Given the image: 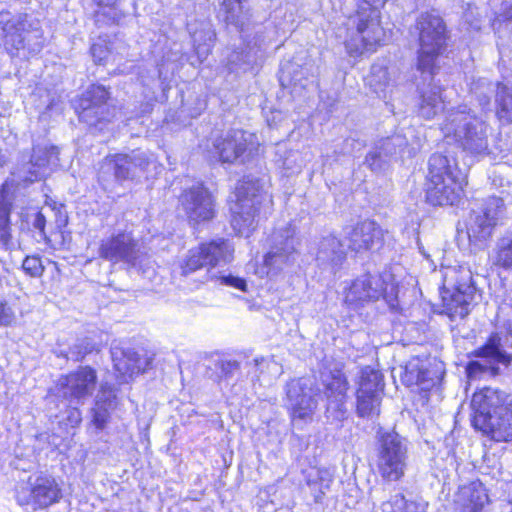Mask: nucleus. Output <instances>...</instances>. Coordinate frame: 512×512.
I'll return each mask as SVG.
<instances>
[{
  "label": "nucleus",
  "instance_id": "6e6552de",
  "mask_svg": "<svg viewBox=\"0 0 512 512\" xmlns=\"http://www.w3.org/2000/svg\"><path fill=\"white\" fill-rule=\"evenodd\" d=\"M506 217V205L500 197L491 196L483 199L471 210L467 221V234L471 242L488 239L494 228L503 223Z\"/></svg>",
  "mask_w": 512,
  "mask_h": 512
},
{
  "label": "nucleus",
  "instance_id": "7ed1b4c3",
  "mask_svg": "<svg viewBox=\"0 0 512 512\" xmlns=\"http://www.w3.org/2000/svg\"><path fill=\"white\" fill-rule=\"evenodd\" d=\"M413 33L419 41L417 68L431 81L438 69L440 56L446 49L447 29L443 19L435 12L421 13L416 19Z\"/></svg>",
  "mask_w": 512,
  "mask_h": 512
},
{
  "label": "nucleus",
  "instance_id": "1a4fd4ad",
  "mask_svg": "<svg viewBox=\"0 0 512 512\" xmlns=\"http://www.w3.org/2000/svg\"><path fill=\"white\" fill-rule=\"evenodd\" d=\"M295 229L290 223L276 228L268 238L269 250L264 256L268 273L277 274L291 267L297 255Z\"/></svg>",
  "mask_w": 512,
  "mask_h": 512
},
{
  "label": "nucleus",
  "instance_id": "72a5a7b5",
  "mask_svg": "<svg viewBox=\"0 0 512 512\" xmlns=\"http://www.w3.org/2000/svg\"><path fill=\"white\" fill-rule=\"evenodd\" d=\"M332 483L333 475L327 469H317L309 473L307 477V485L316 503L322 501L326 492L330 490Z\"/></svg>",
  "mask_w": 512,
  "mask_h": 512
},
{
  "label": "nucleus",
  "instance_id": "423d86ee",
  "mask_svg": "<svg viewBox=\"0 0 512 512\" xmlns=\"http://www.w3.org/2000/svg\"><path fill=\"white\" fill-rule=\"evenodd\" d=\"M263 185L257 178L246 176L236 186L231 226L236 234L248 237L256 225V216L264 200Z\"/></svg>",
  "mask_w": 512,
  "mask_h": 512
},
{
  "label": "nucleus",
  "instance_id": "f3484780",
  "mask_svg": "<svg viewBox=\"0 0 512 512\" xmlns=\"http://www.w3.org/2000/svg\"><path fill=\"white\" fill-rule=\"evenodd\" d=\"M322 383L327 400L326 418L335 422L343 421L348 414L346 408L348 382L345 375L339 370L324 373Z\"/></svg>",
  "mask_w": 512,
  "mask_h": 512
},
{
  "label": "nucleus",
  "instance_id": "9b49d317",
  "mask_svg": "<svg viewBox=\"0 0 512 512\" xmlns=\"http://www.w3.org/2000/svg\"><path fill=\"white\" fill-rule=\"evenodd\" d=\"M98 255L113 264L124 262L131 267L141 266L145 258L138 241L130 232H118L101 239Z\"/></svg>",
  "mask_w": 512,
  "mask_h": 512
},
{
  "label": "nucleus",
  "instance_id": "b1692460",
  "mask_svg": "<svg viewBox=\"0 0 512 512\" xmlns=\"http://www.w3.org/2000/svg\"><path fill=\"white\" fill-rule=\"evenodd\" d=\"M117 406V396L109 383H102L91 408L92 423L97 429H104L109 422L111 412Z\"/></svg>",
  "mask_w": 512,
  "mask_h": 512
},
{
  "label": "nucleus",
  "instance_id": "49530a36",
  "mask_svg": "<svg viewBox=\"0 0 512 512\" xmlns=\"http://www.w3.org/2000/svg\"><path fill=\"white\" fill-rule=\"evenodd\" d=\"M478 98L480 106L485 108L490 104V95L494 92L493 85L482 80L471 89Z\"/></svg>",
  "mask_w": 512,
  "mask_h": 512
},
{
  "label": "nucleus",
  "instance_id": "ddd939ff",
  "mask_svg": "<svg viewBox=\"0 0 512 512\" xmlns=\"http://www.w3.org/2000/svg\"><path fill=\"white\" fill-rule=\"evenodd\" d=\"M472 355L477 358L485 359L486 363L476 360L468 362L466 373L470 379H475L485 372L498 375L499 367L496 365L502 364L508 367L512 361V355L504 350L502 338L498 333H492L485 344L474 350Z\"/></svg>",
  "mask_w": 512,
  "mask_h": 512
},
{
  "label": "nucleus",
  "instance_id": "5701e85b",
  "mask_svg": "<svg viewBox=\"0 0 512 512\" xmlns=\"http://www.w3.org/2000/svg\"><path fill=\"white\" fill-rule=\"evenodd\" d=\"M461 192V185L456 178L448 177L426 183V199L434 206L454 205L460 199Z\"/></svg>",
  "mask_w": 512,
  "mask_h": 512
},
{
  "label": "nucleus",
  "instance_id": "393cba45",
  "mask_svg": "<svg viewBox=\"0 0 512 512\" xmlns=\"http://www.w3.org/2000/svg\"><path fill=\"white\" fill-rule=\"evenodd\" d=\"M346 259V251L342 242L333 234L321 238L316 253L318 265L330 268L335 272Z\"/></svg>",
  "mask_w": 512,
  "mask_h": 512
},
{
  "label": "nucleus",
  "instance_id": "2eb2a0df",
  "mask_svg": "<svg viewBox=\"0 0 512 512\" xmlns=\"http://www.w3.org/2000/svg\"><path fill=\"white\" fill-rule=\"evenodd\" d=\"M62 498V491L54 478L38 476L22 485L16 491V500L21 506H31L33 510L47 508Z\"/></svg>",
  "mask_w": 512,
  "mask_h": 512
},
{
  "label": "nucleus",
  "instance_id": "864d4df0",
  "mask_svg": "<svg viewBox=\"0 0 512 512\" xmlns=\"http://www.w3.org/2000/svg\"><path fill=\"white\" fill-rule=\"evenodd\" d=\"M216 366L226 378L232 377L240 369V365L236 360H220Z\"/></svg>",
  "mask_w": 512,
  "mask_h": 512
},
{
  "label": "nucleus",
  "instance_id": "9d476101",
  "mask_svg": "<svg viewBox=\"0 0 512 512\" xmlns=\"http://www.w3.org/2000/svg\"><path fill=\"white\" fill-rule=\"evenodd\" d=\"M286 402L294 422L312 420L317 408L319 389L311 377L291 379L285 385Z\"/></svg>",
  "mask_w": 512,
  "mask_h": 512
},
{
  "label": "nucleus",
  "instance_id": "39448f33",
  "mask_svg": "<svg viewBox=\"0 0 512 512\" xmlns=\"http://www.w3.org/2000/svg\"><path fill=\"white\" fill-rule=\"evenodd\" d=\"M376 443L379 474L387 481L400 480L408 465V440L394 430L380 428Z\"/></svg>",
  "mask_w": 512,
  "mask_h": 512
},
{
  "label": "nucleus",
  "instance_id": "2f4dec72",
  "mask_svg": "<svg viewBox=\"0 0 512 512\" xmlns=\"http://www.w3.org/2000/svg\"><path fill=\"white\" fill-rule=\"evenodd\" d=\"M31 158L46 177L59 166V148L54 145H36L33 147Z\"/></svg>",
  "mask_w": 512,
  "mask_h": 512
},
{
  "label": "nucleus",
  "instance_id": "dca6fc26",
  "mask_svg": "<svg viewBox=\"0 0 512 512\" xmlns=\"http://www.w3.org/2000/svg\"><path fill=\"white\" fill-rule=\"evenodd\" d=\"M96 384V370L90 366H80L76 371L60 378L58 392L70 404L80 405L92 395Z\"/></svg>",
  "mask_w": 512,
  "mask_h": 512
},
{
  "label": "nucleus",
  "instance_id": "79ce46f5",
  "mask_svg": "<svg viewBox=\"0 0 512 512\" xmlns=\"http://www.w3.org/2000/svg\"><path fill=\"white\" fill-rule=\"evenodd\" d=\"M383 512H424L423 507L414 502L406 501L405 497L401 493H397L388 501L382 504Z\"/></svg>",
  "mask_w": 512,
  "mask_h": 512
},
{
  "label": "nucleus",
  "instance_id": "4468645a",
  "mask_svg": "<svg viewBox=\"0 0 512 512\" xmlns=\"http://www.w3.org/2000/svg\"><path fill=\"white\" fill-rule=\"evenodd\" d=\"M382 391V374L369 366L364 367L356 394V413L359 417L372 419L380 414Z\"/></svg>",
  "mask_w": 512,
  "mask_h": 512
},
{
  "label": "nucleus",
  "instance_id": "cd10ccee",
  "mask_svg": "<svg viewBox=\"0 0 512 512\" xmlns=\"http://www.w3.org/2000/svg\"><path fill=\"white\" fill-rule=\"evenodd\" d=\"M457 501L461 505L460 512H481L488 495L481 482H471L460 488Z\"/></svg>",
  "mask_w": 512,
  "mask_h": 512
},
{
  "label": "nucleus",
  "instance_id": "052dcab7",
  "mask_svg": "<svg viewBox=\"0 0 512 512\" xmlns=\"http://www.w3.org/2000/svg\"><path fill=\"white\" fill-rule=\"evenodd\" d=\"M261 361H263V359H261ZM254 362H255L256 365H259L260 360L258 358H256V359H254Z\"/></svg>",
  "mask_w": 512,
  "mask_h": 512
},
{
  "label": "nucleus",
  "instance_id": "4c0bfd02",
  "mask_svg": "<svg viewBox=\"0 0 512 512\" xmlns=\"http://www.w3.org/2000/svg\"><path fill=\"white\" fill-rule=\"evenodd\" d=\"M495 101L499 120L503 123H512V88L497 83Z\"/></svg>",
  "mask_w": 512,
  "mask_h": 512
},
{
  "label": "nucleus",
  "instance_id": "13d9d810",
  "mask_svg": "<svg viewBox=\"0 0 512 512\" xmlns=\"http://www.w3.org/2000/svg\"><path fill=\"white\" fill-rule=\"evenodd\" d=\"M7 162V159L5 157V155H3L1 152H0V167H3L5 165V163Z\"/></svg>",
  "mask_w": 512,
  "mask_h": 512
},
{
  "label": "nucleus",
  "instance_id": "09e8293b",
  "mask_svg": "<svg viewBox=\"0 0 512 512\" xmlns=\"http://www.w3.org/2000/svg\"><path fill=\"white\" fill-rule=\"evenodd\" d=\"M0 245L4 251L12 252L16 249V243L12 235L11 225L0 227Z\"/></svg>",
  "mask_w": 512,
  "mask_h": 512
},
{
  "label": "nucleus",
  "instance_id": "a878e982",
  "mask_svg": "<svg viewBox=\"0 0 512 512\" xmlns=\"http://www.w3.org/2000/svg\"><path fill=\"white\" fill-rule=\"evenodd\" d=\"M383 283L370 274L357 278L347 293L346 299L350 303H362L378 300L383 295Z\"/></svg>",
  "mask_w": 512,
  "mask_h": 512
},
{
  "label": "nucleus",
  "instance_id": "ea45409f",
  "mask_svg": "<svg viewBox=\"0 0 512 512\" xmlns=\"http://www.w3.org/2000/svg\"><path fill=\"white\" fill-rule=\"evenodd\" d=\"M94 348L95 346L91 339L82 338L78 339L72 346H70L68 351H56V355L74 362H80L84 360L85 356L90 354Z\"/></svg>",
  "mask_w": 512,
  "mask_h": 512
},
{
  "label": "nucleus",
  "instance_id": "4be33fe9",
  "mask_svg": "<svg viewBox=\"0 0 512 512\" xmlns=\"http://www.w3.org/2000/svg\"><path fill=\"white\" fill-rule=\"evenodd\" d=\"M218 17L226 24L234 26L247 41L246 32L252 25V14L248 0H222Z\"/></svg>",
  "mask_w": 512,
  "mask_h": 512
},
{
  "label": "nucleus",
  "instance_id": "20e7f679",
  "mask_svg": "<svg viewBox=\"0 0 512 512\" xmlns=\"http://www.w3.org/2000/svg\"><path fill=\"white\" fill-rule=\"evenodd\" d=\"M441 130L445 138H452L471 155L488 153V125L466 106L448 111Z\"/></svg>",
  "mask_w": 512,
  "mask_h": 512
},
{
  "label": "nucleus",
  "instance_id": "de8ad7c7",
  "mask_svg": "<svg viewBox=\"0 0 512 512\" xmlns=\"http://www.w3.org/2000/svg\"><path fill=\"white\" fill-rule=\"evenodd\" d=\"M5 185L6 184L2 185L0 191V227L11 225L10 215L12 211V203L4 195Z\"/></svg>",
  "mask_w": 512,
  "mask_h": 512
},
{
  "label": "nucleus",
  "instance_id": "58836bf2",
  "mask_svg": "<svg viewBox=\"0 0 512 512\" xmlns=\"http://www.w3.org/2000/svg\"><path fill=\"white\" fill-rule=\"evenodd\" d=\"M121 354L122 358L118 359L115 357V353H113L114 366L118 372L132 376L141 371V360L137 352L127 349L123 350Z\"/></svg>",
  "mask_w": 512,
  "mask_h": 512
},
{
  "label": "nucleus",
  "instance_id": "37998d69",
  "mask_svg": "<svg viewBox=\"0 0 512 512\" xmlns=\"http://www.w3.org/2000/svg\"><path fill=\"white\" fill-rule=\"evenodd\" d=\"M31 22L33 26H28L26 30H24L26 49L29 53L36 54L39 53L44 46V37L39 22L33 20H31Z\"/></svg>",
  "mask_w": 512,
  "mask_h": 512
},
{
  "label": "nucleus",
  "instance_id": "bf43d9fd",
  "mask_svg": "<svg viewBox=\"0 0 512 512\" xmlns=\"http://www.w3.org/2000/svg\"><path fill=\"white\" fill-rule=\"evenodd\" d=\"M292 81H294L295 83H297V82H300V81H301V79H300V78H297L296 76H293V77H292Z\"/></svg>",
  "mask_w": 512,
  "mask_h": 512
},
{
  "label": "nucleus",
  "instance_id": "412c9836",
  "mask_svg": "<svg viewBox=\"0 0 512 512\" xmlns=\"http://www.w3.org/2000/svg\"><path fill=\"white\" fill-rule=\"evenodd\" d=\"M109 92L102 85H92L84 94L82 99V111L79 114L80 120L89 126H97L110 117V108L107 105Z\"/></svg>",
  "mask_w": 512,
  "mask_h": 512
},
{
  "label": "nucleus",
  "instance_id": "603ef678",
  "mask_svg": "<svg viewBox=\"0 0 512 512\" xmlns=\"http://www.w3.org/2000/svg\"><path fill=\"white\" fill-rule=\"evenodd\" d=\"M91 54L96 64H105L110 54L107 47L101 43H94L91 46Z\"/></svg>",
  "mask_w": 512,
  "mask_h": 512
},
{
  "label": "nucleus",
  "instance_id": "6ab92c4d",
  "mask_svg": "<svg viewBox=\"0 0 512 512\" xmlns=\"http://www.w3.org/2000/svg\"><path fill=\"white\" fill-rule=\"evenodd\" d=\"M179 201L189 220L195 224L211 220L214 216L212 195L202 184L184 190Z\"/></svg>",
  "mask_w": 512,
  "mask_h": 512
},
{
  "label": "nucleus",
  "instance_id": "c756f323",
  "mask_svg": "<svg viewBox=\"0 0 512 512\" xmlns=\"http://www.w3.org/2000/svg\"><path fill=\"white\" fill-rule=\"evenodd\" d=\"M456 169L455 159H450L448 156L440 153H434L428 161L427 181L435 182L442 179L445 180L448 177L457 179Z\"/></svg>",
  "mask_w": 512,
  "mask_h": 512
},
{
  "label": "nucleus",
  "instance_id": "e433bc0d",
  "mask_svg": "<svg viewBox=\"0 0 512 512\" xmlns=\"http://www.w3.org/2000/svg\"><path fill=\"white\" fill-rule=\"evenodd\" d=\"M401 378L407 386L418 385L423 390H428L435 384L431 372L414 363L406 365L405 372Z\"/></svg>",
  "mask_w": 512,
  "mask_h": 512
},
{
  "label": "nucleus",
  "instance_id": "f257e3e1",
  "mask_svg": "<svg viewBox=\"0 0 512 512\" xmlns=\"http://www.w3.org/2000/svg\"><path fill=\"white\" fill-rule=\"evenodd\" d=\"M472 424L497 442L512 441V396L503 390L484 387L471 399Z\"/></svg>",
  "mask_w": 512,
  "mask_h": 512
},
{
  "label": "nucleus",
  "instance_id": "c03bdc74",
  "mask_svg": "<svg viewBox=\"0 0 512 512\" xmlns=\"http://www.w3.org/2000/svg\"><path fill=\"white\" fill-rule=\"evenodd\" d=\"M123 17L119 9L115 5L100 6L94 13L95 24L98 27L111 26L119 23Z\"/></svg>",
  "mask_w": 512,
  "mask_h": 512
},
{
  "label": "nucleus",
  "instance_id": "f03ea898",
  "mask_svg": "<svg viewBox=\"0 0 512 512\" xmlns=\"http://www.w3.org/2000/svg\"><path fill=\"white\" fill-rule=\"evenodd\" d=\"M234 249L225 239H216L200 244L188 251L175 266L173 272L180 277H189L202 268H208L201 283L209 281L219 282L221 285L231 286L241 291H246L245 279L232 274L224 275L211 271L217 265L226 264L233 258Z\"/></svg>",
  "mask_w": 512,
  "mask_h": 512
},
{
  "label": "nucleus",
  "instance_id": "a211bd4d",
  "mask_svg": "<svg viewBox=\"0 0 512 512\" xmlns=\"http://www.w3.org/2000/svg\"><path fill=\"white\" fill-rule=\"evenodd\" d=\"M407 145L406 137L400 133L381 138L374 143L366 155L364 164L373 172H384L394 161H397Z\"/></svg>",
  "mask_w": 512,
  "mask_h": 512
},
{
  "label": "nucleus",
  "instance_id": "a18cd8bd",
  "mask_svg": "<svg viewBox=\"0 0 512 512\" xmlns=\"http://www.w3.org/2000/svg\"><path fill=\"white\" fill-rule=\"evenodd\" d=\"M22 268L26 274L34 278L41 277L44 273V266L38 255L26 256L23 260Z\"/></svg>",
  "mask_w": 512,
  "mask_h": 512
},
{
  "label": "nucleus",
  "instance_id": "5fc2aeb1",
  "mask_svg": "<svg viewBox=\"0 0 512 512\" xmlns=\"http://www.w3.org/2000/svg\"><path fill=\"white\" fill-rule=\"evenodd\" d=\"M32 226L35 230L38 231L42 239L47 238L45 232L46 217L41 211H38L33 215Z\"/></svg>",
  "mask_w": 512,
  "mask_h": 512
},
{
  "label": "nucleus",
  "instance_id": "0eeeda50",
  "mask_svg": "<svg viewBox=\"0 0 512 512\" xmlns=\"http://www.w3.org/2000/svg\"><path fill=\"white\" fill-rule=\"evenodd\" d=\"M150 167L156 169V161L153 155L144 151L134 150L129 154L109 155L101 163L99 180L103 183L134 180L143 175L148 176Z\"/></svg>",
  "mask_w": 512,
  "mask_h": 512
},
{
  "label": "nucleus",
  "instance_id": "aec40b11",
  "mask_svg": "<svg viewBox=\"0 0 512 512\" xmlns=\"http://www.w3.org/2000/svg\"><path fill=\"white\" fill-rule=\"evenodd\" d=\"M346 239L349 249L356 253L378 251L384 244V231L376 222L365 220L351 227Z\"/></svg>",
  "mask_w": 512,
  "mask_h": 512
},
{
  "label": "nucleus",
  "instance_id": "c85d7f7f",
  "mask_svg": "<svg viewBox=\"0 0 512 512\" xmlns=\"http://www.w3.org/2000/svg\"><path fill=\"white\" fill-rule=\"evenodd\" d=\"M28 26H33V23L26 15L19 16L13 20H8L4 24V45L11 53H13V50L19 51L21 49H26L24 30H26V27Z\"/></svg>",
  "mask_w": 512,
  "mask_h": 512
},
{
  "label": "nucleus",
  "instance_id": "f8f14e48",
  "mask_svg": "<svg viewBox=\"0 0 512 512\" xmlns=\"http://www.w3.org/2000/svg\"><path fill=\"white\" fill-rule=\"evenodd\" d=\"M254 139L255 136L246 131L230 130L214 140V153L221 163L245 164L256 149Z\"/></svg>",
  "mask_w": 512,
  "mask_h": 512
},
{
  "label": "nucleus",
  "instance_id": "4d7b16f0",
  "mask_svg": "<svg viewBox=\"0 0 512 512\" xmlns=\"http://www.w3.org/2000/svg\"><path fill=\"white\" fill-rule=\"evenodd\" d=\"M67 419L72 426L78 425L82 420L80 410L77 407H73L69 411V415H68Z\"/></svg>",
  "mask_w": 512,
  "mask_h": 512
},
{
  "label": "nucleus",
  "instance_id": "f704fd0d",
  "mask_svg": "<svg viewBox=\"0 0 512 512\" xmlns=\"http://www.w3.org/2000/svg\"><path fill=\"white\" fill-rule=\"evenodd\" d=\"M493 263L505 270H512V230L506 231L496 240Z\"/></svg>",
  "mask_w": 512,
  "mask_h": 512
},
{
  "label": "nucleus",
  "instance_id": "bb28decb",
  "mask_svg": "<svg viewBox=\"0 0 512 512\" xmlns=\"http://www.w3.org/2000/svg\"><path fill=\"white\" fill-rule=\"evenodd\" d=\"M474 288L471 285L459 284L453 292L442 293L443 307L450 318H464L469 313V304Z\"/></svg>",
  "mask_w": 512,
  "mask_h": 512
},
{
  "label": "nucleus",
  "instance_id": "473e14b6",
  "mask_svg": "<svg viewBox=\"0 0 512 512\" xmlns=\"http://www.w3.org/2000/svg\"><path fill=\"white\" fill-rule=\"evenodd\" d=\"M259 52L260 49L256 45L250 46L249 42L246 44L245 50H233L227 57V65L230 71H247L257 63Z\"/></svg>",
  "mask_w": 512,
  "mask_h": 512
},
{
  "label": "nucleus",
  "instance_id": "a19ab883",
  "mask_svg": "<svg viewBox=\"0 0 512 512\" xmlns=\"http://www.w3.org/2000/svg\"><path fill=\"white\" fill-rule=\"evenodd\" d=\"M368 82L375 93L380 94L381 92H384L392 82L388 68L382 64H373L371 66Z\"/></svg>",
  "mask_w": 512,
  "mask_h": 512
},
{
  "label": "nucleus",
  "instance_id": "6e6d98bb",
  "mask_svg": "<svg viewBox=\"0 0 512 512\" xmlns=\"http://www.w3.org/2000/svg\"><path fill=\"white\" fill-rule=\"evenodd\" d=\"M499 17L504 21H512V0L502 1Z\"/></svg>",
  "mask_w": 512,
  "mask_h": 512
},
{
  "label": "nucleus",
  "instance_id": "c9c22d12",
  "mask_svg": "<svg viewBox=\"0 0 512 512\" xmlns=\"http://www.w3.org/2000/svg\"><path fill=\"white\" fill-rule=\"evenodd\" d=\"M11 174L13 177L12 181L17 185H26L45 178L43 172L36 167L31 156L29 159L23 157Z\"/></svg>",
  "mask_w": 512,
  "mask_h": 512
},
{
  "label": "nucleus",
  "instance_id": "8fccbe9b",
  "mask_svg": "<svg viewBox=\"0 0 512 512\" xmlns=\"http://www.w3.org/2000/svg\"><path fill=\"white\" fill-rule=\"evenodd\" d=\"M12 307L4 300H0V327L10 326L15 321Z\"/></svg>",
  "mask_w": 512,
  "mask_h": 512
},
{
  "label": "nucleus",
  "instance_id": "7c9ffc66",
  "mask_svg": "<svg viewBox=\"0 0 512 512\" xmlns=\"http://www.w3.org/2000/svg\"><path fill=\"white\" fill-rule=\"evenodd\" d=\"M429 90L420 89V103L418 113L424 119H432L438 112L444 109L441 98V89L437 85L429 84Z\"/></svg>",
  "mask_w": 512,
  "mask_h": 512
},
{
  "label": "nucleus",
  "instance_id": "3c124183",
  "mask_svg": "<svg viewBox=\"0 0 512 512\" xmlns=\"http://www.w3.org/2000/svg\"><path fill=\"white\" fill-rule=\"evenodd\" d=\"M478 8L469 5L468 8L463 13L464 21L470 26L473 30H480L481 28V20L478 18Z\"/></svg>",
  "mask_w": 512,
  "mask_h": 512
}]
</instances>
